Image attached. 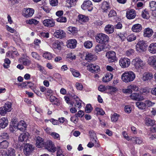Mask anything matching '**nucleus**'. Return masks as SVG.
<instances>
[{
    "mask_svg": "<svg viewBox=\"0 0 156 156\" xmlns=\"http://www.w3.org/2000/svg\"><path fill=\"white\" fill-rule=\"evenodd\" d=\"M136 76L134 73L131 71H127L123 73L121 76V79L125 83L133 81L135 79Z\"/></svg>",
    "mask_w": 156,
    "mask_h": 156,
    "instance_id": "obj_1",
    "label": "nucleus"
},
{
    "mask_svg": "<svg viewBox=\"0 0 156 156\" xmlns=\"http://www.w3.org/2000/svg\"><path fill=\"white\" fill-rule=\"evenodd\" d=\"M96 41L100 44L106 45L109 41V37L103 33H100L97 34L95 37Z\"/></svg>",
    "mask_w": 156,
    "mask_h": 156,
    "instance_id": "obj_2",
    "label": "nucleus"
},
{
    "mask_svg": "<svg viewBox=\"0 0 156 156\" xmlns=\"http://www.w3.org/2000/svg\"><path fill=\"white\" fill-rule=\"evenodd\" d=\"M132 64L135 68L138 71L141 69H143L145 65V63L140 58L136 57L133 59Z\"/></svg>",
    "mask_w": 156,
    "mask_h": 156,
    "instance_id": "obj_3",
    "label": "nucleus"
},
{
    "mask_svg": "<svg viewBox=\"0 0 156 156\" xmlns=\"http://www.w3.org/2000/svg\"><path fill=\"white\" fill-rule=\"evenodd\" d=\"M146 42L143 40L140 41L136 45V50L137 51L142 53L146 50Z\"/></svg>",
    "mask_w": 156,
    "mask_h": 156,
    "instance_id": "obj_4",
    "label": "nucleus"
},
{
    "mask_svg": "<svg viewBox=\"0 0 156 156\" xmlns=\"http://www.w3.org/2000/svg\"><path fill=\"white\" fill-rule=\"evenodd\" d=\"M106 56L108 58V61L110 62H115L117 60L116 53L114 51H111L107 52Z\"/></svg>",
    "mask_w": 156,
    "mask_h": 156,
    "instance_id": "obj_5",
    "label": "nucleus"
},
{
    "mask_svg": "<svg viewBox=\"0 0 156 156\" xmlns=\"http://www.w3.org/2000/svg\"><path fill=\"white\" fill-rule=\"evenodd\" d=\"M81 8L83 10H87L88 11H91L93 9L91 2L89 0L84 1L81 5Z\"/></svg>",
    "mask_w": 156,
    "mask_h": 156,
    "instance_id": "obj_6",
    "label": "nucleus"
},
{
    "mask_svg": "<svg viewBox=\"0 0 156 156\" xmlns=\"http://www.w3.org/2000/svg\"><path fill=\"white\" fill-rule=\"evenodd\" d=\"M119 64L122 68H127L130 64V60L126 58H121L119 60Z\"/></svg>",
    "mask_w": 156,
    "mask_h": 156,
    "instance_id": "obj_7",
    "label": "nucleus"
},
{
    "mask_svg": "<svg viewBox=\"0 0 156 156\" xmlns=\"http://www.w3.org/2000/svg\"><path fill=\"white\" fill-rule=\"evenodd\" d=\"M23 15L25 17H31L34 13V10L33 9L25 8L22 11Z\"/></svg>",
    "mask_w": 156,
    "mask_h": 156,
    "instance_id": "obj_8",
    "label": "nucleus"
},
{
    "mask_svg": "<svg viewBox=\"0 0 156 156\" xmlns=\"http://www.w3.org/2000/svg\"><path fill=\"white\" fill-rule=\"evenodd\" d=\"M13 127L15 129L17 128L20 131H23L26 129L27 127V124L23 120L20 121L16 125L14 124Z\"/></svg>",
    "mask_w": 156,
    "mask_h": 156,
    "instance_id": "obj_9",
    "label": "nucleus"
},
{
    "mask_svg": "<svg viewBox=\"0 0 156 156\" xmlns=\"http://www.w3.org/2000/svg\"><path fill=\"white\" fill-rule=\"evenodd\" d=\"M130 97L132 99L138 101H142L144 99V97L138 93H133L130 95Z\"/></svg>",
    "mask_w": 156,
    "mask_h": 156,
    "instance_id": "obj_10",
    "label": "nucleus"
},
{
    "mask_svg": "<svg viewBox=\"0 0 156 156\" xmlns=\"http://www.w3.org/2000/svg\"><path fill=\"white\" fill-rule=\"evenodd\" d=\"M43 24L45 27H51L55 25V22L52 19H46L43 21Z\"/></svg>",
    "mask_w": 156,
    "mask_h": 156,
    "instance_id": "obj_11",
    "label": "nucleus"
},
{
    "mask_svg": "<svg viewBox=\"0 0 156 156\" xmlns=\"http://www.w3.org/2000/svg\"><path fill=\"white\" fill-rule=\"evenodd\" d=\"M136 16L135 11L132 9H129L127 10L126 14V16L129 20L134 19Z\"/></svg>",
    "mask_w": 156,
    "mask_h": 156,
    "instance_id": "obj_12",
    "label": "nucleus"
},
{
    "mask_svg": "<svg viewBox=\"0 0 156 156\" xmlns=\"http://www.w3.org/2000/svg\"><path fill=\"white\" fill-rule=\"evenodd\" d=\"M34 147L30 144H27L24 146L23 152L26 155H29L33 151Z\"/></svg>",
    "mask_w": 156,
    "mask_h": 156,
    "instance_id": "obj_13",
    "label": "nucleus"
},
{
    "mask_svg": "<svg viewBox=\"0 0 156 156\" xmlns=\"http://www.w3.org/2000/svg\"><path fill=\"white\" fill-rule=\"evenodd\" d=\"M87 67L89 71L93 73H97L99 72L100 70L98 66L96 65L90 64L87 66Z\"/></svg>",
    "mask_w": 156,
    "mask_h": 156,
    "instance_id": "obj_14",
    "label": "nucleus"
},
{
    "mask_svg": "<svg viewBox=\"0 0 156 156\" xmlns=\"http://www.w3.org/2000/svg\"><path fill=\"white\" fill-rule=\"evenodd\" d=\"M44 147L50 152H54L56 151V147L51 141H47L46 144H44Z\"/></svg>",
    "mask_w": 156,
    "mask_h": 156,
    "instance_id": "obj_15",
    "label": "nucleus"
},
{
    "mask_svg": "<svg viewBox=\"0 0 156 156\" xmlns=\"http://www.w3.org/2000/svg\"><path fill=\"white\" fill-rule=\"evenodd\" d=\"M100 9L103 12H107L108 10L110 9V6L109 4L107 2L105 1L100 5Z\"/></svg>",
    "mask_w": 156,
    "mask_h": 156,
    "instance_id": "obj_16",
    "label": "nucleus"
},
{
    "mask_svg": "<svg viewBox=\"0 0 156 156\" xmlns=\"http://www.w3.org/2000/svg\"><path fill=\"white\" fill-rule=\"evenodd\" d=\"M148 63L156 70V56L154 55L149 57L148 59Z\"/></svg>",
    "mask_w": 156,
    "mask_h": 156,
    "instance_id": "obj_17",
    "label": "nucleus"
},
{
    "mask_svg": "<svg viewBox=\"0 0 156 156\" xmlns=\"http://www.w3.org/2000/svg\"><path fill=\"white\" fill-rule=\"evenodd\" d=\"M29 135V133L28 132L24 133L21 134L19 136V141L24 143L27 142Z\"/></svg>",
    "mask_w": 156,
    "mask_h": 156,
    "instance_id": "obj_18",
    "label": "nucleus"
},
{
    "mask_svg": "<svg viewBox=\"0 0 156 156\" xmlns=\"http://www.w3.org/2000/svg\"><path fill=\"white\" fill-rule=\"evenodd\" d=\"M77 41L75 39H70L67 42V46L68 48L73 49L76 45Z\"/></svg>",
    "mask_w": 156,
    "mask_h": 156,
    "instance_id": "obj_19",
    "label": "nucleus"
},
{
    "mask_svg": "<svg viewBox=\"0 0 156 156\" xmlns=\"http://www.w3.org/2000/svg\"><path fill=\"white\" fill-rule=\"evenodd\" d=\"M2 156H15L16 151L12 148H9L6 151L2 154Z\"/></svg>",
    "mask_w": 156,
    "mask_h": 156,
    "instance_id": "obj_20",
    "label": "nucleus"
},
{
    "mask_svg": "<svg viewBox=\"0 0 156 156\" xmlns=\"http://www.w3.org/2000/svg\"><path fill=\"white\" fill-rule=\"evenodd\" d=\"M36 146L39 148H42L44 146L43 139L40 136H38L36 139Z\"/></svg>",
    "mask_w": 156,
    "mask_h": 156,
    "instance_id": "obj_21",
    "label": "nucleus"
},
{
    "mask_svg": "<svg viewBox=\"0 0 156 156\" xmlns=\"http://www.w3.org/2000/svg\"><path fill=\"white\" fill-rule=\"evenodd\" d=\"M8 123L7 117H2L0 119V127L2 129L5 128L8 126Z\"/></svg>",
    "mask_w": 156,
    "mask_h": 156,
    "instance_id": "obj_22",
    "label": "nucleus"
},
{
    "mask_svg": "<svg viewBox=\"0 0 156 156\" xmlns=\"http://www.w3.org/2000/svg\"><path fill=\"white\" fill-rule=\"evenodd\" d=\"M153 77V75L151 73H145L143 74L141 79L144 81H147L151 80Z\"/></svg>",
    "mask_w": 156,
    "mask_h": 156,
    "instance_id": "obj_23",
    "label": "nucleus"
},
{
    "mask_svg": "<svg viewBox=\"0 0 156 156\" xmlns=\"http://www.w3.org/2000/svg\"><path fill=\"white\" fill-rule=\"evenodd\" d=\"M19 62L24 66H29L31 63V61L25 56L20 58L19 59Z\"/></svg>",
    "mask_w": 156,
    "mask_h": 156,
    "instance_id": "obj_24",
    "label": "nucleus"
},
{
    "mask_svg": "<svg viewBox=\"0 0 156 156\" xmlns=\"http://www.w3.org/2000/svg\"><path fill=\"white\" fill-rule=\"evenodd\" d=\"M65 33L61 30H57L54 34L55 37L60 38H63L65 36Z\"/></svg>",
    "mask_w": 156,
    "mask_h": 156,
    "instance_id": "obj_25",
    "label": "nucleus"
},
{
    "mask_svg": "<svg viewBox=\"0 0 156 156\" xmlns=\"http://www.w3.org/2000/svg\"><path fill=\"white\" fill-rule=\"evenodd\" d=\"M85 59L88 62H90L95 60L97 58L94 54L91 53H88L86 54Z\"/></svg>",
    "mask_w": 156,
    "mask_h": 156,
    "instance_id": "obj_26",
    "label": "nucleus"
},
{
    "mask_svg": "<svg viewBox=\"0 0 156 156\" xmlns=\"http://www.w3.org/2000/svg\"><path fill=\"white\" fill-rule=\"evenodd\" d=\"M131 30L133 32H139L142 30V26L140 24H136L132 26Z\"/></svg>",
    "mask_w": 156,
    "mask_h": 156,
    "instance_id": "obj_27",
    "label": "nucleus"
},
{
    "mask_svg": "<svg viewBox=\"0 0 156 156\" xmlns=\"http://www.w3.org/2000/svg\"><path fill=\"white\" fill-rule=\"evenodd\" d=\"M148 50L149 52L153 54L156 53V43H153L151 44L148 47Z\"/></svg>",
    "mask_w": 156,
    "mask_h": 156,
    "instance_id": "obj_28",
    "label": "nucleus"
},
{
    "mask_svg": "<svg viewBox=\"0 0 156 156\" xmlns=\"http://www.w3.org/2000/svg\"><path fill=\"white\" fill-rule=\"evenodd\" d=\"M152 30L149 28H146L144 30V35L145 37H150L153 34Z\"/></svg>",
    "mask_w": 156,
    "mask_h": 156,
    "instance_id": "obj_29",
    "label": "nucleus"
},
{
    "mask_svg": "<svg viewBox=\"0 0 156 156\" xmlns=\"http://www.w3.org/2000/svg\"><path fill=\"white\" fill-rule=\"evenodd\" d=\"M105 31L108 34H111L114 31V27L113 25L108 24L105 28Z\"/></svg>",
    "mask_w": 156,
    "mask_h": 156,
    "instance_id": "obj_30",
    "label": "nucleus"
},
{
    "mask_svg": "<svg viewBox=\"0 0 156 156\" xmlns=\"http://www.w3.org/2000/svg\"><path fill=\"white\" fill-rule=\"evenodd\" d=\"M113 76L112 74L111 73H106L103 77V81L104 82H108L112 79Z\"/></svg>",
    "mask_w": 156,
    "mask_h": 156,
    "instance_id": "obj_31",
    "label": "nucleus"
},
{
    "mask_svg": "<svg viewBox=\"0 0 156 156\" xmlns=\"http://www.w3.org/2000/svg\"><path fill=\"white\" fill-rule=\"evenodd\" d=\"M131 140L136 144H140L143 142L142 139L140 137H133L131 138Z\"/></svg>",
    "mask_w": 156,
    "mask_h": 156,
    "instance_id": "obj_32",
    "label": "nucleus"
},
{
    "mask_svg": "<svg viewBox=\"0 0 156 156\" xmlns=\"http://www.w3.org/2000/svg\"><path fill=\"white\" fill-rule=\"evenodd\" d=\"M136 106L140 109L145 110L146 108L145 103L142 102H137L136 103Z\"/></svg>",
    "mask_w": 156,
    "mask_h": 156,
    "instance_id": "obj_33",
    "label": "nucleus"
},
{
    "mask_svg": "<svg viewBox=\"0 0 156 156\" xmlns=\"http://www.w3.org/2000/svg\"><path fill=\"white\" fill-rule=\"evenodd\" d=\"M105 48L104 45L98 44L95 46L94 50L97 53H98L102 51Z\"/></svg>",
    "mask_w": 156,
    "mask_h": 156,
    "instance_id": "obj_34",
    "label": "nucleus"
},
{
    "mask_svg": "<svg viewBox=\"0 0 156 156\" xmlns=\"http://www.w3.org/2000/svg\"><path fill=\"white\" fill-rule=\"evenodd\" d=\"M78 19L80 22H85L88 20L89 18L88 16H86L83 15H79L78 16Z\"/></svg>",
    "mask_w": 156,
    "mask_h": 156,
    "instance_id": "obj_35",
    "label": "nucleus"
},
{
    "mask_svg": "<svg viewBox=\"0 0 156 156\" xmlns=\"http://www.w3.org/2000/svg\"><path fill=\"white\" fill-rule=\"evenodd\" d=\"M9 143L6 140H3L0 143V148L2 149H6L9 146Z\"/></svg>",
    "mask_w": 156,
    "mask_h": 156,
    "instance_id": "obj_36",
    "label": "nucleus"
},
{
    "mask_svg": "<svg viewBox=\"0 0 156 156\" xmlns=\"http://www.w3.org/2000/svg\"><path fill=\"white\" fill-rule=\"evenodd\" d=\"M4 107L6 109L7 112L11 111L12 110V104L10 102H7L4 105Z\"/></svg>",
    "mask_w": 156,
    "mask_h": 156,
    "instance_id": "obj_37",
    "label": "nucleus"
},
{
    "mask_svg": "<svg viewBox=\"0 0 156 156\" xmlns=\"http://www.w3.org/2000/svg\"><path fill=\"white\" fill-rule=\"evenodd\" d=\"M26 22L27 24L30 25H37L39 23V22L36 19H31L27 20Z\"/></svg>",
    "mask_w": 156,
    "mask_h": 156,
    "instance_id": "obj_38",
    "label": "nucleus"
},
{
    "mask_svg": "<svg viewBox=\"0 0 156 156\" xmlns=\"http://www.w3.org/2000/svg\"><path fill=\"white\" fill-rule=\"evenodd\" d=\"M52 47L54 49L58 50H61V48L60 42L57 41H55L53 43Z\"/></svg>",
    "mask_w": 156,
    "mask_h": 156,
    "instance_id": "obj_39",
    "label": "nucleus"
},
{
    "mask_svg": "<svg viewBox=\"0 0 156 156\" xmlns=\"http://www.w3.org/2000/svg\"><path fill=\"white\" fill-rule=\"evenodd\" d=\"M93 44L92 41H86L84 44V47L87 48H90L92 46Z\"/></svg>",
    "mask_w": 156,
    "mask_h": 156,
    "instance_id": "obj_40",
    "label": "nucleus"
},
{
    "mask_svg": "<svg viewBox=\"0 0 156 156\" xmlns=\"http://www.w3.org/2000/svg\"><path fill=\"white\" fill-rule=\"evenodd\" d=\"M89 133L91 137V140L92 141H94L95 142H97V139L95 133L94 131L89 132Z\"/></svg>",
    "mask_w": 156,
    "mask_h": 156,
    "instance_id": "obj_41",
    "label": "nucleus"
},
{
    "mask_svg": "<svg viewBox=\"0 0 156 156\" xmlns=\"http://www.w3.org/2000/svg\"><path fill=\"white\" fill-rule=\"evenodd\" d=\"M136 36L134 34H132L129 35L127 37V40L129 42H131L135 40Z\"/></svg>",
    "mask_w": 156,
    "mask_h": 156,
    "instance_id": "obj_42",
    "label": "nucleus"
},
{
    "mask_svg": "<svg viewBox=\"0 0 156 156\" xmlns=\"http://www.w3.org/2000/svg\"><path fill=\"white\" fill-rule=\"evenodd\" d=\"M43 56L44 58L48 60L51 59L52 57L51 54L48 52L44 53L43 55Z\"/></svg>",
    "mask_w": 156,
    "mask_h": 156,
    "instance_id": "obj_43",
    "label": "nucleus"
},
{
    "mask_svg": "<svg viewBox=\"0 0 156 156\" xmlns=\"http://www.w3.org/2000/svg\"><path fill=\"white\" fill-rule=\"evenodd\" d=\"M70 70L74 77H77L80 76V73L78 71L73 68H71Z\"/></svg>",
    "mask_w": 156,
    "mask_h": 156,
    "instance_id": "obj_44",
    "label": "nucleus"
},
{
    "mask_svg": "<svg viewBox=\"0 0 156 156\" xmlns=\"http://www.w3.org/2000/svg\"><path fill=\"white\" fill-rule=\"evenodd\" d=\"M150 6L151 10L152 11L156 10V2L154 1H151L150 2Z\"/></svg>",
    "mask_w": 156,
    "mask_h": 156,
    "instance_id": "obj_45",
    "label": "nucleus"
},
{
    "mask_svg": "<svg viewBox=\"0 0 156 156\" xmlns=\"http://www.w3.org/2000/svg\"><path fill=\"white\" fill-rule=\"evenodd\" d=\"M145 121L146 124L148 126H152L154 124V121L149 118H147Z\"/></svg>",
    "mask_w": 156,
    "mask_h": 156,
    "instance_id": "obj_46",
    "label": "nucleus"
},
{
    "mask_svg": "<svg viewBox=\"0 0 156 156\" xmlns=\"http://www.w3.org/2000/svg\"><path fill=\"white\" fill-rule=\"evenodd\" d=\"M119 116V114L116 113H114L111 118L112 121L114 122H116L118 120Z\"/></svg>",
    "mask_w": 156,
    "mask_h": 156,
    "instance_id": "obj_47",
    "label": "nucleus"
},
{
    "mask_svg": "<svg viewBox=\"0 0 156 156\" xmlns=\"http://www.w3.org/2000/svg\"><path fill=\"white\" fill-rule=\"evenodd\" d=\"M56 20L58 22L60 23H66L67 21V19L66 17L61 16L57 18Z\"/></svg>",
    "mask_w": 156,
    "mask_h": 156,
    "instance_id": "obj_48",
    "label": "nucleus"
},
{
    "mask_svg": "<svg viewBox=\"0 0 156 156\" xmlns=\"http://www.w3.org/2000/svg\"><path fill=\"white\" fill-rule=\"evenodd\" d=\"M95 111L98 114L103 115L105 114V112L101 108H95Z\"/></svg>",
    "mask_w": 156,
    "mask_h": 156,
    "instance_id": "obj_49",
    "label": "nucleus"
},
{
    "mask_svg": "<svg viewBox=\"0 0 156 156\" xmlns=\"http://www.w3.org/2000/svg\"><path fill=\"white\" fill-rule=\"evenodd\" d=\"M67 30L70 33H75L77 32L76 28L73 27H69L67 28Z\"/></svg>",
    "mask_w": 156,
    "mask_h": 156,
    "instance_id": "obj_50",
    "label": "nucleus"
},
{
    "mask_svg": "<svg viewBox=\"0 0 156 156\" xmlns=\"http://www.w3.org/2000/svg\"><path fill=\"white\" fill-rule=\"evenodd\" d=\"M146 106L150 107L153 106L155 104V103L154 102H152L149 100H146L145 101Z\"/></svg>",
    "mask_w": 156,
    "mask_h": 156,
    "instance_id": "obj_51",
    "label": "nucleus"
},
{
    "mask_svg": "<svg viewBox=\"0 0 156 156\" xmlns=\"http://www.w3.org/2000/svg\"><path fill=\"white\" fill-rule=\"evenodd\" d=\"M7 112L4 106L0 107V115L2 116H5Z\"/></svg>",
    "mask_w": 156,
    "mask_h": 156,
    "instance_id": "obj_52",
    "label": "nucleus"
},
{
    "mask_svg": "<svg viewBox=\"0 0 156 156\" xmlns=\"http://www.w3.org/2000/svg\"><path fill=\"white\" fill-rule=\"evenodd\" d=\"M39 36L41 37L48 38L49 37V34L48 32H41Z\"/></svg>",
    "mask_w": 156,
    "mask_h": 156,
    "instance_id": "obj_53",
    "label": "nucleus"
},
{
    "mask_svg": "<svg viewBox=\"0 0 156 156\" xmlns=\"http://www.w3.org/2000/svg\"><path fill=\"white\" fill-rule=\"evenodd\" d=\"M4 62V63L3 64L4 67L5 68H8L10 63V60L8 58H6L5 59Z\"/></svg>",
    "mask_w": 156,
    "mask_h": 156,
    "instance_id": "obj_54",
    "label": "nucleus"
},
{
    "mask_svg": "<svg viewBox=\"0 0 156 156\" xmlns=\"http://www.w3.org/2000/svg\"><path fill=\"white\" fill-rule=\"evenodd\" d=\"M117 13L113 9L111 10L108 14L109 17H112L116 16Z\"/></svg>",
    "mask_w": 156,
    "mask_h": 156,
    "instance_id": "obj_55",
    "label": "nucleus"
},
{
    "mask_svg": "<svg viewBox=\"0 0 156 156\" xmlns=\"http://www.w3.org/2000/svg\"><path fill=\"white\" fill-rule=\"evenodd\" d=\"M92 109L93 108L91 105H87L85 108V112L87 113H89L91 112Z\"/></svg>",
    "mask_w": 156,
    "mask_h": 156,
    "instance_id": "obj_56",
    "label": "nucleus"
},
{
    "mask_svg": "<svg viewBox=\"0 0 156 156\" xmlns=\"http://www.w3.org/2000/svg\"><path fill=\"white\" fill-rule=\"evenodd\" d=\"M31 55L34 58L39 60L40 59V56L36 52H32L31 53Z\"/></svg>",
    "mask_w": 156,
    "mask_h": 156,
    "instance_id": "obj_57",
    "label": "nucleus"
},
{
    "mask_svg": "<svg viewBox=\"0 0 156 156\" xmlns=\"http://www.w3.org/2000/svg\"><path fill=\"white\" fill-rule=\"evenodd\" d=\"M50 135L54 139H57L58 140H60V135L58 134L57 133H56L55 132L51 133Z\"/></svg>",
    "mask_w": 156,
    "mask_h": 156,
    "instance_id": "obj_58",
    "label": "nucleus"
},
{
    "mask_svg": "<svg viewBox=\"0 0 156 156\" xmlns=\"http://www.w3.org/2000/svg\"><path fill=\"white\" fill-rule=\"evenodd\" d=\"M129 86L130 87L129 88H130L132 91L133 90L137 91L139 90L138 87L136 85L131 84L129 85Z\"/></svg>",
    "mask_w": 156,
    "mask_h": 156,
    "instance_id": "obj_59",
    "label": "nucleus"
},
{
    "mask_svg": "<svg viewBox=\"0 0 156 156\" xmlns=\"http://www.w3.org/2000/svg\"><path fill=\"white\" fill-rule=\"evenodd\" d=\"M134 52V50L133 49H130L127 50L126 52V55L128 56H130V55H133Z\"/></svg>",
    "mask_w": 156,
    "mask_h": 156,
    "instance_id": "obj_60",
    "label": "nucleus"
},
{
    "mask_svg": "<svg viewBox=\"0 0 156 156\" xmlns=\"http://www.w3.org/2000/svg\"><path fill=\"white\" fill-rule=\"evenodd\" d=\"M49 1L50 5L52 6H56L58 5V0H49Z\"/></svg>",
    "mask_w": 156,
    "mask_h": 156,
    "instance_id": "obj_61",
    "label": "nucleus"
},
{
    "mask_svg": "<svg viewBox=\"0 0 156 156\" xmlns=\"http://www.w3.org/2000/svg\"><path fill=\"white\" fill-rule=\"evenodd\" d=\"M29 82H27V81H26L23 82L21 83H18L17 84L18 86L19 87L23 88V87H25L28 85V83Z\"/></svg>",
    "mask_w": 156,
    "mask_h": 156,
    "instance_id": "obj_62",
    "label": "nucleus"
},
{
    "mask_svg": "<svg viewBox=\"0 0 156 156\" xmlns=\"http://www.w3.org/2000/svg\"><path fill=\"white\" fill-rule=\"evenodd\" d=\"M78 120V117L76 115H75V116L72 117L70 118L71 121L73 122L75 124L77 122Z\"/></svg>",
    "mask_w": 156,
    "mask_h": 156,
    "instance_id": "obj_63",
    "label": "nucleus"
},
{
    "mask_svg": "<svg viewBox=\"0 0 156 156\" xmlns=\"http://www.w3.org/2000/svg\"><path fill=\"white\" fill-rule=\"evenodd\" d=\"M57 156H65L63 154V152L60 147L58 148L57 152Z\"/></svg>",
    "mask_w": 156,
    "mask_h": 156,
    "instance_id": "obj_64",
    "label": "nucleus"
}]
</instances>
